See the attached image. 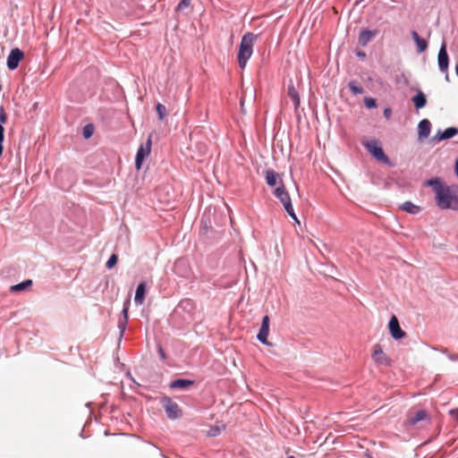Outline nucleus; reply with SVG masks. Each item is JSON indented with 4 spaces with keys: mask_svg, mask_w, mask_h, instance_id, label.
Returning <instances> with one entry per match:
<instances>
[{
    "mask_svg": "<svg viewBox=\"0 0 458 458\" xmlns=\"http://www.w3.org/2000/svg\"><path fill=\"white\" fill-rule=\"evenodd\" d=\"M455 172H456V175L458 177V157H457V160L455 162Z\"/></svg>",
    "mask_w": 458,
    "mask_h": 458,
    "instance_id": "ea45409f",
    "label": "nucleus"
},
{
    "mask_svg": "<svg viewBox=\"0 0 458 458\" xmlns=\"http://www.w3.org/2000/svg\"><path fill=\"white\" fill-rule=\"evenodd\" d=\"M286 213L294 220L296 221L297 223H299L298 221V218L296 216V214L294 212V209H293V204L292 205H287L286 208H284Z\"/></svg>",
    "mask_w": 458,
    "mask_h": 458,
    "instance_id": "c756f323",
    "label": "nucleus"
},
{
    "mask_svg": "<svg viewBox=\"0 0 458 458\" xmlns=\"http://www.w3.org/2000/svg\"><path fill=\"white\" fill-rule=\"evenodd\" d=\"M384 116L386 119H390L391 118V116H392V110H391V108H389V107L385 108V110H384Z\"/></svg>",
    "mask_w": 458,
    "mask_h": 458,
    "instance_id": "c9c22d12",
    "label": "nucleus"
},
{
    "mask_svg": "<svg viewBox=\"0 0 458 458\" xmlns=\"http://www.w3.org/2000/svg\"><path fill=\"white\" fill-rule=\"evenodd\" d=\"M274 195L280 200L284 208H286L288 204L292 205L291 197L287 192L282 180H280V185L275 189Z\"/></svg>",
    "mask_w": 458,
    "mask_h": 458,
    "instance_id": "9d476101",
    "label": "nucleus"
},
{
    "mask_svg": "<svg viewBox=\"0 0 458 458\" xmlns=\"http://www.w3.org/2000/svg\"><path fill=\"white\" fill-rule=\"evenodd\" d=\"M412 102L417 109L423 108L427 104L426 96L422 91H419L413 98Z\"/></svg>",
    "mask_w": 458,
    "mask_h": 458,
    "instance_id": "5701e85b",
    "label": "nucleus"
},
{
    "mask_svg": "<svg viewBox=\"0 0 458 458\" xmlns=\"http://www.w3.org/2000/svg\"><path fill=\"white\" fill-rule=\"evenodd\" d=\"M183 265H184V261H183V260H177V261L175 262V265H174V267H175V270H176V271H178V270H179V268H180V267H181V266H183Z\"/></svg>",
    "mask_w": 458,
    "mask_h": 458,
    "instance_id": "58836bf2",
    "label": "nucleus"
},
{
    "mask_svg": "<svg viewBox=\"0 0 458 458\" xmlns=\"http://www.w3.org/2000/svg\"><path fill=\"white\" fill-rule=\"evenodd\" d=\"M265 179H266V182L267 183V185H269L271 187L276 186L277 183V181L281 180L279 174L276 173L272 169H268L266 171Z\"/></svg>",
    "mask_w": 458,
    "mask_h": 458,
    "instance_id": "412c9836",
    "label": "nucleus"
},
{
    "mask_svg": "<svg viewBox=\"0 0 458 458\" xmlns=\"http://www.w3.org/2000/svg\"><path fill=\"white\" fill-rule=\"evenodd\" d=\"M423 420L429 422L430 417L426 410L421 409L408 416L407 424L410 426H414Z\"/></svg>",
    "mask_w": 458,
    "mask_h": 458,
    "instance_id": "9b49d317",
    "label": "nucleus"
},
{
    "mask_svg": "<svg viewBox=\"0 0 458 458\" xmlns=\"http://www.w3.org/2000/svg\"><path fill=\"white\" fill-rule=\"evenodd\" d=\"M357 55H358L359 57H365V56H366V55H365L364 53H362V52H359V53L357 54Z\"/></svg>",
    "mask_w": 458,
    "mask_h": 458,
    "instance_id": "a19ab883",
    "label": "nucleus"
},
{
    "mask_svg": "<svg viewBox=\"0 0 458 458\" xmlns=\"http://www.w3.org/2000/svg\"><path fill=\"white\" fill-rule=\"evenodd\" d=\"M3 150H4L3 144H0V157H1V156H2V154H3Z\"/></svg>",
    "mask_w": 458,
    "mask_h": 458,
    "instance_id": "79ce46f5",
    "label": "nucleus"
},
{
    "mask_svg": "<svg viewBox=\"0 0 458 458\" xmlns=\"http://www.w3.org/2000/svg\"><path fill=\"white\" fill-rule=\"evenodd\" d=\"M348 88L353 95H360L364 92L362 86L356 81H349Z\"/></svg>",
    "mask_w": 458,
    "mask_h": 458,
    "instance_id": "393cba45",
    "label": "nucleus"
},
{
    "mask_svg": "<svg viewBox=\"0 0 458 458\" xmlns=\"http://www.w3.org/2000/svg\"><path fill=\"white\" fill-rule=\"evenodd\" d=\"M4 140V126L0 123V144H3Z\"/></svg>",
    "mask_w": 458,
    "mask_h": 458,
    "instance_id": "e433bc0d",
    "label": "nucleus"
},
{
    "mask_svg": "<svg viewBox=\"0 0 458 458\" xmlns=\"http://www.w3.org/2000/svg\"><path fill=\"white\" fill-rule=\"evenodd\" d=\"M156 109L159 120H163L166 115V107L164 105L158 103L156 106Z\"/></svg>",
    "mask_w": 458,
    "mask_h": 458,
    "instance_id": "a878e982",
    "label": "nucleus"
},
{
    "mask_svg": "<svg viewBox=\"0 0 458 458\" xmlns=\"http://www.w3.org/2000/svg\"><path fill=\"white\" fill-rule=\"evenodd\" d=\"M160 403L162 404L163 408L165 409V411L166 413V416L170 420H176L180 417H182V412L180 409L177 403L173 401L168 396H164L160 399Z\"/></svg>",
    "mask_w": 458,
    "mask_h": 458,
    "instance_id": "7ed1b4c3",
    "label": "nucleus"
},
{
    "mask_svg": "<svg viewBox=\"0 0 458 458\" xmlns=\"http://www.w3.org/2000/svg\"><path fill=\"white\" fill-rule=\"evenodd\" d=\"M31 285H32V280L27 279L21 283L12 285L11 291L15 292V293L22 292V291H25L26 289H28Z\"/></svg>",
    "mask_w": 458,
    "mask_h": 458,
    "instance_id": "b1692460",
    "label": "nucleus"
},
{
    "mask_svg": "<svg viewBox=\"0 0 458 458\" xmlns=\"http://www.w3.org/2000/svg\"><path fill=\"white\" fill-rule=\"evenodd\" d=\"M377 35L376 30H363L360 32L358 41L361 47H365L371 40L373 37Z\"/></svg>",
    "mask_w": 458,
    "mask_h": 458,
    "instance_id": "2eb2a0df",
    "label": "nucleus"
},
{
    "mask_svg": "<svg viewBox=\"0 0 458 458\" xmlns=\"http://www.w3.org/2000/svg\"><path fill=\"white\" fill-rule=\"evenodd\" d=\"M400 208L403 211H405L408 214L416 215L420 211V208L411 201H405L401 206Z\"/></svg>",
    "mask_w": 458,
    "mask_h": 458,
    "instance_id": "4be33fe9",
    "label": "nucleus"
},
{
    "mask_svg": "<svg viewBox=\"0 0 458 458\" xmlns=\"http://www.w3.org/2000/svg\"><path fill=\"white\" fill-rule=\"evenodd\" d=\"M388 328L391 336L395 340L402 339L406 335L405 332L401 328L399 321L395 316L391 317L388 323Z\"/></svg>",
    "mask_w": 458,
    "mask_h": 458,
    "instance_id": "6e6552de",
    "label": "nucleus"
},
{
    "mask_svg": "<svg viewBox=\"0 0 458 458\" xmlns=\"http://www.w3.org/2000/svg\"><path fill=\"white\" fill-rule=\"evenodd\" d=\"M256 39L257 35L252 32H247L242 36L237 55V60L241 69L246 67L249 59L251 57Z\"/></svg>",
    "mask_w": 458,
    "mask_h": 458,
    "instance_id": "f03ea898",
    "label": "nucleus"
},
{
    "mask_svg": "<svg viewBox=\"0 0 458 458\" xmlns=\"http://www.w3.org/2000/svg\"><path fill=\"white\" fill-rule=\"evenodd\" d=\"M7 120V115L3 106L0 107V123L3 125Z\"/></svg>",
    "mask_w": 458,
    "mask_h": 458,
    "instance_id": "2f4dec72",
    "label": "nucleus"
},
{
    "mask_svg": "<svg viewBox=\"0 0 458 458\" xmlns=\"http://www.w3.org/2000/svg\"><path fill=\"white\" fill-rule=\"evenodd\" d=\"M117 259V256L115 254H112L106 264V268H113L116 265Z\"/></svg>",
    "mask_w": 458,
    "mask_h": 458,
    "instance_id": "cd10ccee",
    "label": "nucleus"
},
{
    "mask_svg": "<svg viewBox=\"0 0 458 458\" xmlns=\"http://www.w3.org/2000/svg\"><path fill=\"white\" fill-rule=\"evenodd\" d=\"M372 359L374 361L379 365L388 366L390 365V360L383 352L381 346L379 344H376L374 346V351L372 352Z\"/></svg>",
    "mask_w": 458,
    "mask_h": 458,
    "instance_id": "f8f14e48",
    "label": "nucleus"
},
{
    "mask_svg": "<svg viewBox=\"0 0 458 458\" xmlns=\"http://www.w3.org/2000/svg\"><path fill=\"white\" fill-rule=\"evenodd\" d=\"M431 130V123L428 119H422L418 124L419 139L428 137Z\"/></svg>",
    "mask_w": 458,
    "mask_h": 458,
    "instance_id": "4468645a",
    "label": "nucleus"
},
{
    "mask_svg": "<svg viewBox=\"0 0 458 458\" xmlns=\"http://www.w3.org/2000/svg\"><path fill=\"white\" fill-rule=\"evenodd\" d=\"M191 4V0H181V2L178 4L176 10L177 11H182L184 8L189 7Z\"/></svg>",
    "mask_w": 458,
    "mask_h": 458,
    "instance_id": "7c9ffc66",
    "label": "nucleus"
},
{
    "mask_svg": "<svg viewBox=\"0 0 458 458\" xmlns=\"http://www.w3.org/2000/svg\"><path fill=\"white\" fill-rule=\"evenodd\" d=\"M289 458H294V457L291 456V457H289Z\"/></svg>",
    "mask_w": 458,
    "mask_h": 458,
    "instance_id": "c03bdc74",
    "label": "nucleus"
},
{
    "mask_svg": "<svg viewBox=\"0 0 458 458\" xmlns=\"http://www.w3.org/2000/svg\"><path fill=\"white\" fill-rule=\"evenodd\" d=\"M24 54L23 52L19 48H13L11 50L8 57H7V67L9 70H15L19 63L23 59Z\"/></svg>",
    "mask_w": 458,
    "mask_h": 458,
    "instance_id": "0eeeda50",
    "label": "nucleus"
},
{
    "mask_svg": "<svg viewBox=\"0 0 458 458\" xmlns=\"http://www.w3.org/2000/svg\"><path fill=\"white\" fill-rule=\"evenodd\" d=\"M93 131H94L93 125L92 124H87L83 128V131H82L83 137L85 139L90 138L92 136V134H93Z\"/></svg>",
    "mask_w": 458,
    "mask_h": 458,
    "instance_id": "bb28decb",
    "label": "nucleus"
},
{
    "mask_svg": "<svg viewBox=\"0 0 458 458\" xmlns=\"http://www.w3.org/2000/svg\"><path fill=\"white\" fill-rule=\"evenodd\" d=\"M367 150L378 161L389 163V158L383 151L377 140L368 141L364 144Z\"/></svg>",
    "mask_w": 458,
    "mask_h": 458,
    "instance_id": "423d86ee",
    "label": "nucleus"
},
{
    "mask_svg": "<svg viewBox=\"0 0 458 458\" xmlns=\"http://www.w3.org/2000/svg\"><path fill=\"white\" fill-rule=\"evenodd\" d=\"M194 384L193 380L186 378H178L172 381L169 385L172 389H185Z\"/></svg>",
    "mask_w": 458,
    "mask_h": 458,
    "instance_id": "6ab92c4d",
    "label": "nucleus"
},
{
    "mask_svg": "<svg viewBox=\"0 0 458 458\" xmlns=\"http://www.w3.org/2000/svg\"><path fill=\"white\" fill-rule=\"evenodd\" d=\"M458 133V129L455 127H448L444 131H438L435 136V139L438 140H444L453 138Z\"/></svg>",
    "mask_w": 458,
    "mask_h": 458,
    "instance_id": "f3484780",
    "label": "nucleus"
},
{
    "mask_svg": "<svg viewBox=\"0 0 458 458\" xmlns=\"http://www.w3.org/2000/svg\"><path fill=\"white\" fill-rule=\"evenodd\" d=\"M287 94H288V97L293 101L294 108L297 109L299 107V106H300V96H299V93H298L297 89H295V87L293 86V83L288 85Z\"/></svg>",
    "mask_w": 458,
    "mask_h": 458,
    "instance_id": "aec40b11",
    "label": "nucleus"
},
{
    "mask_svg": "<svg viewBox=\"0 0 458 458\" xmlns=\"http://www.w3.org/2000/svg\"><path fill=\"white\" fill-rule=\"evenodd\" d=\"M364 104L369 109L375 108L377 106V101L373 98H365Z\"/></svg>",
    "mask_w": 458,
    "mask_h": 458,
    "instance_id": "c85d7f7f",
    "label": "nucleus"
},
{
    "mask_svg": "<svg viewBox=\"0 0 458 458\" xmlns=\"http://www.w3.org/2000/svg\"><path fill=\"white\" fill-rule=\"evenodd\" d=\"M157 352L161 360H165L166 359V355L161 345H158Z\"/></svg>",
    "mask_w": 458,
    "mask_h": 458,
    "instance_id": "72a5a7b5",
    "label": "nucleus"
},
{
    "mask_svg": "<svg viewBox=\"0 0 458 458\" xmlns=\"http://www.w3.org/2000/svg\"><path fill=\"white\" fill-rule=\"evenodd\" d=\"M411 36L417 46V52L422 53L428 48V42L426 39L420 37L417 31L411 30Z\"/></svg>",
    "mask_w": 458,
    "mask_h": 458,
    "instance_id": "dca6fc26",
    "label": "nucleus"
},
{
    "mask_svg": "<svg viewBox=\"0 0 458 458\" xmlns=\"http://www.w3.org/2000/svg\"><path fill=\"white\" fill-rule=\"evenodd\" d=\"M268 333H269V318H268V316L266 315L262 318L261 326H260L259 331L257 335L258 340L265 345H271L270 343L267 341Z\"/></svg>",
    "mask_w": 458,
    "mask_h": 458,
    "instance_id": "1a4fd4ad",
    "label": "nucleus"
},
{
    "mask_svg": "<svg viewBox=\"0 0 458 458\" xmlns=\"http://www.w3.org/2000/svg\"><path fill=\"white\" fill-rule=\"evenodd\" d=\"M129 305H130V301H126L123 303V310H122L123 317L120 318L119 320H118V328H119V332H120V337L123 336L124 332H125L126 327H127L128 318H129V316H128Z\"/></svg>",
    "mask_w": 458,
    "mask_h": 458,
    "instance_id": "ddd939ff",
    "label": "nucleus"
},
{
    "mask_svg": "<svg viewBox=\"0 0 458 458\" xmlns=\"http://www.w3.org/2000/svg\"><path fill=\"white\" fill-rule=\"evenodd\" d=\"M428 184L432 186L436 194V202L438 208L458 211V195L454 194L450 188L438 178L429 180Z\"/></svg>",
    "mask_w": 458,
    "mask_h": 458,
    "instance_id": "f257e3e1",
    "label": "nucleus"
},
{
    "mask_svg": "<svg viewBox=\"0 0 458 458\" xmlns=\"http://www.w3.org/2000/svg\"><path fill=\"white\" fill-rule=\"evenodd\" d=\"M152 147V139L151 135H149L145 143L140 145L138 151L135 157V167L140 170L141 168L142 163L146 157H148L151 152Z\"/></svg>",
    "mask_w": 458,
    "mask_h": 458,
    "instance_id": "20e7f679",
    "label": "nucleus"
},
{
    "mask_svg": "<svg viewBox=\"0 0 458 458\" xmlns=\"http://www.w3.org/2000/svg\"><path fill=\"white\" fill-rule=\"evenodd\" d=\"M441 352L443 353L447 354V357H448V359L450 360H452V361H457L458 360V354H448L447 353V349H443Z\"/></svg>",
    "mask_w": 458,
    "mask_h": 458,
    "instance_id": "473e14b6",
    "label": "nucleus"
},
{
    "mask_svg": "<svg viewBox=\"0 0 458 458\" xmlns=\"http://www.w3.org/2000/svg\"><path fill=\"white\" fill-rule=\"evenodd\" d=\"M201 224H202V229L207 233L208 228L211 227V223L210 222H207L204 220V218H202L201 220Z\"/></svg>",
    "mask_w": 458,
    "mask_h": 458,
    "instance_id": "f704fd0d",
    "label": "nucleus"
},
{
    "mask_svg": "<svg viewBox=\"0 0 458 458\" xmlns=\"http://www.w3.org/2000/svg\"><path fill=\"white\" fill-rule=\"evenodd\" d=\"M455 73L458 76V63L455 64Z\"/></svg>",
    "mask_w": 458,
    "mask_h": 458,
    "instance_id": "37998d69",
    "label": "nucleus"
},
{
    "mask_svg": "<svg viewBox=\"0 0 458 458\" xmlns=\"http://www.w3.org/2000/svg\"><path fill=\"white\" fill-rule=\"evenodd\" d=\"M450 415L455 419L456 420H458V408L456 409H453L450 411Z\"/></svg>",
    "mask_w": 458,
    "mask_h": 458,
    "instance_id": "4c0bfd02",
    "label": "nucleus"
},
{
    "mask_svg": "<svg viewBox=\"0 0 458 458\" xmlns=\"http://www.w3.org/2000/svg\"><path fill=\"white\" fill-rule=\"evenodd\" d=\"M437 64L439 71L443 73H445V80L449 81L448 75V65H449V56L446 51V44L444 41L440 47L437 55Z\"/></svg>",
    "mask_w": 458,
    "mask_h": 458,
    "instance_id": "39448f33",
    "label": "nucleus"
},
{
    "mask_svg": "<svg viewBox=\"0 0 458 458\" xmlns=\"http://www.w3.org/2000/svg\"><path fill=\"white\" fill-rule=\"evenodd\" d=\"M145 293H146V283L141 282L138 284L136 292H135L134 302L136 305H141L144 302Z\"/></svg>",
    "mask_w": 458,
    "mask_h": 458,
    "instance_id": "a211bd4d",
    "label": "nucleus"
}]
</instances>
